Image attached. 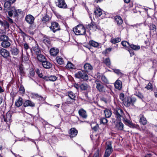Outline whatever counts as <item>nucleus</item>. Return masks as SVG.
Returning <instances> with one entry per match:
<instances>
[{"label":"nucleus","mask_w":157,"mask_h":157,"mask_svg":"<svg viewBox=\"0 0 157 157\" xmlns=\"http://www.w3.org/2000/svg\"><path fill=\"white\" fill-rule=\"evenodd\" d=\"M73 31L77 35H85V29L82 25H78L73 29Z\"/></svg>","instance_id":"f257e3e1"},{"label":"nucleus","mask_w":157,"mask_h":157,"mask_svg":"<svg viewBox=\"0 0 157 157\" xmlns=\"http://www.w3.org/2000/svg\"><path fill=\"white\" fill-rule=\"evenodd\" d=\"M76 78L86 81L89 79L88 76L86 72L84 70L80 71L75 74Z\"/></svg>","instance_id":"f03ea898"},{"label":"nucleus","mask_w":157,"mask_h":157,"mask_svg":"<svg viewBox=\"0 0 157 157\" xmlns=\"http://www.w3.org/2000/svg\"><path fill=\"white\" fill-rule=\"evenodd\" d=\"M94 83L96 85V88L99 92L104 93L105 92V87L101 81L96 80L94 81Z\"/></svg>","instance_id":"7ed1b4c3"},{"label":"nucleus","mask_w":157,"mask_h":157,"mask_svg":"<svg viewBox=\"0 0 157 157\" xmlns=\"http://www.w3.org/2000/svg\"><path fill=\"white\" fill-rule=\"evenodd\" d=\"M106 144V150L104 157H109L113 151L111 142L110 141H108Z\"/></svg>","instance_id":"20e7f679"},{"label":"nucleus","mask_w":157,"mask_h":157,"mask_svg":"<svg viewBox=\"0 0 157 157\" xmlns=\"http://www.w3.org/2000/svg\"><path fill=\"white\" fill-rule=\"evenodd\" d=\"M136 100V99H132L129 97H127L125 98V100L123 103L125 106L129 107L131 105H133Z\"/></svg>","instance_id":"39448f33"},{"label":"nucleus","mask_w":157,"mask_h":157,"mask_svg":"<svg viewBox=\"0 0 157 157\" xmlns=\"http://www.w3.org/2000/svg\"><path fill=\"white\" fill-rule=\"evenodd\" d=\"M114 113L117 119L120 121H121V118H123L124 116L123 111L121 109H115Z\"/></svg>","instance_id":"423d86ee"},{"label":"nucleus","mask_w":157,"mask_h":157,"mask_svg":"<svg viewBox=\"0 0 157 157\" xmlns=\"http://www.w3.org/2000/svg\"><path fill=\"white\" fill-rule=\"evenodd\" d=\"M16 0H2L4 3V10L7 11L10 8L12 4L14 3Z\"/></svg>","instance_id":"0eeeda50"},{"label":"nucleus","mask_w":157,"mask_h":157,"mask_svg":"<svg viewBox=\"0 0 157 157\" xmlns=\"http://www.w3.org/2000/svg\"><path fill=\"white\" fill-rule=\"evenodd\" d=\"M49 28L54 33L60 29L59 24L56 22H52L51 23V25L49 27Z\"/></svg>","instance_id":"6e6552de"},{"label":"nucleus","mask_w":157,"mask_h":157,"mask_svg":"<svg viewBox=\"0 0 157 157\" xmlns=\"http://www.w3.org/2000/svg\"><path fill=\"white\" fill-rule=\"evenodd\" d=\"M57 3L56 6L59 8L66 9L67 8L65 0H57Z\"/></svg>","instance_id":"1a4fd4ad"},{"label":"nucleus","mask_w":157,"mask_h":157,"mask_svg":"<svg viewBox=\"0 0 157 157\" xmlns=\"http://www.w3.org/2000/svg\"><path fill=\"white\" fill-rule=\"evenodd\" d=\"M25 19L27 23L31 25L33 23L34 17L31 15L29 14L26 16Z\"/></svg>","instance_id":"9d476101"},{"label":"nucleus","mask_w":157,"mask_h":157,"mask_svg":"<svg viewBox=\"0 0 157 157\" xmlns=\"http://www.w3.org/2000/svg\"><path fill=\"white\" fill-rule=\"evenodd\" d=\"M87 27L92 31H95L98 29V26L94 22H91L88 25Z\"/></svg>","instance_id":"9b49d317"},{"label":"nucleus","mask_w":157,"mask_h":157,"mask_svg":"<svg viewBox=\"0 0 157 157\" xmlns=\"http://www.w3.org/2000/svg\"><path fill=\"white\" fill-rule=\"evenodd\" d=\"M78 133V131L75 128H71L69 132L70 136L71 138L75 137L76 136Z\"/></svg>","instance_id":"f8f14e48"},{"label":"nucleus","mask_w":157,"mask_h":157,"mask_svg":"<svg viewBox=\"0 0 157 157\" xmlns=\"http://www.w3.org/2000/svg\"><path fill=\"white\" fill-rule=\"evenodd\" d=\"M0 54L3 57L5 58H7L10 55L9 51L4 48L0 49Z\"/></svg>","instance_id":"ddd939ff"},{"label":"nucleus","mask_w":157,"mask_h":157,"mask_svg":"<svg viewBox=\"0 0 157 157\" xmlns=\"http://www.w3.org/2000/svg\"><path fill=\"white\" fill-rule=\"evenodd\" d=\"M43 78L45 81L54 82L56 80L57 77L54 75H51L50 76H45Z\"/></svg>","instance_id":"4468645a"},{"label":"nucleus","mask_w":157,"mask_h":157,"mask_svg":"<svg viewBox=\"0 0 157 157\" xmlns=\"http://www.w3.org/2000/svg\"><path fill=\"white\" fill-rule=\"evenodd\" d=\"M79 115L83 118L86 119L87 117L86 111L83 109H79L78 112Z\"/></svg>","instance_id":"2eb2a0df"},{"label":"nucleus","mask_w":157,"mask_h":157,"mask_svg":"<svg viewBox=\"0 0 157 157\" xmlns=\"http://www.w3.org/2000/svg\"><path fill=\"white\" fill-rule=\"evenodd\" d=\"M122 121L125 124L128 126L129 127H134V124L132 123L130 120L125 118V116L122 118Z\"/></svg>","instance_id":"dca6fc26"},{"label":"nucleus","mask_w":157,"mask_h":157,"mask_svg":"<svg viewBox=\"0 0 157 157\" xmlns=\"http://www.w3.org/2000/svg\"><path fill=\"white\" fill-rule=\"evenodd\" d=\"M84 68L85 71L86 72H89L93 70V67L90 63H86L84 66Z\"/></svg>","instance_id":"f3484780"},{"label":"nucleus","mask_w":157,"mask_h":157,"mask_svg":"<svg viewBox=\"0 0 157 157\" xmlns=\"http://www.w3.org/2000/svg\"><path fill=\"white\" fill-rule=\"evenodd\" d=\"M43 42L48 47L51 46V41L50 39L47 36H44L43 38Z\"/></svg>","instance_id":"a211bd4d"},{"label":"nucleus","mask_w":157,"mask_h":157,"mask_svg":"<svg viewBox=\"0 0 157 157\" xmlns=\"http://www.w3.org/2000/svg\"><path fill=\"white\" fill-rule=\"evenodd\" d=\"M0 25L5 29H8L10 27L9 23L6 21H2L0 20Z\"/></svg>","instance_id":"6ab92c4d"},{"label":"nucleus","mask_w":157,"mask_h":157,"mask_svg":"<svg viewBox=\"0 0 157 157\" xmlns=\"http://www.w3.org/2000/svg\"><path fill=\"white\" fill-rule=\"evenodd\" d=\"M114 86L116 88L120 90L122 87L121 81L120 80H117L115 83Z\"/></svg>","instance_id":"aec40b11"},{"label":"nucleus","mask_w":157,"mask_h":157,"mask_svg":"<svg viewBox=\"0 0 157 157\" xmlns=\"http://www.w3.org/2000/svg\"><path fill=\"white\" fill-rule=\"evenodd\" d=\"M42 63L43 66L46 69L49 68L52 66L51 64L49 62L47 61L46 59L45 61H44Z\"/></svg>","instance_id":"412c9836"},{"label":"nucleus","mask_w":157,"mask_h":157,"mask_svg":"<svg viewBox=\"0 0 157 157\" xmlns=\"http://www.w3.org/2000/svg\"><path fill=\"white\" fill-rule=\"evenodd\" d=\"M23 105L25 107L28 106L33 107L35 106V103L31 101L27 100L23 104Z\"/></svg>","instance_id":"4be33fe9"},{"label":"nucleus","mask_w":157,"mask_h":157,"mask_svg":"<svg viewBox=\"0 0 157 157\" xmlns=\"http://www.w3.org/2000/svg\"><path fill=\"white\" fill-rule=\"evenodd\" d=\"M59 50L55 48H52L50 51L51 55L52 56H56L59 53Z\"/></svg>","instance_id":"5701e85b"},{"label":"nucleus","mask_w":157,"mask_h":157,"mask_svg":"<svg viewBox=\"0 0 157 157\" xmlns=\"http://www.w3.org/2000/svg\"><path fill=\"white\" fill-rule=\"evenodd\" d=\"M124 124L121 121L117 123L116 124V128L118 130H122L123 129Z\"/></svg>","instance_id":"b1692460"},{"label":"nucleus","mask_w":157,"mask_h":157,"mask_svg":"<svg viewBox=\"0 0 157 157\" xmlns=\"http://www.w3.org/2000/svg\"><path fill=\"white\" fill-rule=\"evenodd\" d=\"M94 13L96 16H100L102 14L101 10L99 8H96L95 9Z\"/></svg>","instance_id":"393cba45"},{"label":"nucleus","mask_w":157,"mask_h":157,"mask_svg":"<svg viewBox=\"0 0 157 157\" xmlns=\"http://www.w3.org/2000/svg\"><path fill=\"white\" fill-rule=\"evenodd\" d=\"M104 113L105 114V116L106 118L110 117L112 115V113L111 111L108 109H106L104 110Z\"/></svg>","instance_id":"a878e982"},{"label":"nucleus","mask_w":157,"mask_h":157,"mask_svg":"<svg viewBox=\"0 0 157 157\" xmlns=\"http://www.w3.org/2000/svg\"><path fill=\"white\" fill-rule=\"evenodd\" d=\"M115 19L116 22L118 25H121L123 23V21L121 17L119 16H116Z\"/></svg>","instance_id":"bb28decb"},{"label":"nucleus","mask_w":157,"mask_h":157,"mask_svg":"<svg viewBox=\"0 0 157 157\" xmlns=\"http://www.w3.org/2000/svg\"><path fill=\"white\" fill-rule=\"evenodd\" d=\"M9 40H8L4 42H2L1 43V45L4 48H7L10 47V43L9 42Z\"/></svg>","instance_id":"cd10ccee"},{"label":"nucleus","mask_w":157,"mask_h":157,"mask_svg":"<svg viewBox=\"0 0 157 157\" xmlns=\"http://www.w3.org/2000/svg\"><path fill=\"white\" fill-rule=\"evenodd\" d=\"M100 101L101 102H103L105 104H107L110 101V98L109 97L107 98L105 97H102L100 98Z\"/></svg>","instance_id":"c85d7f7f"},{"label":"nucleus","mask_w":157,"mask_h":157,"mask_svg":"<svg viewBox=\"0 0 157 157\" xmlns=\"http://www.w3.org/2000/svg\"><path fill=\"white\" fill-rule=\"evenodd\" d=\"M140 123L143 125H145L147 124V120L145 117H144L143 115L141 114L140 115Z\"/></svg>","instance_id":"c756f323"},{"label":"nucleus","mask_w":157,"mask_h":157,"mask_svg":"<svg viewBox=\"0 0 157 157\" xmlns=\"http://www.w3.org/2000/svg\"><path fill=\"white\" fill-rule=\"evenodd\" d=\"M50 19V17L49 16L46 14L41 18V21L43 23H45L49 21Z\"/></svg>","instance_id":"7c9ffc66"},{"label":"nucleus","mask_w":157,"mask_h":157,"mask_svg":"<svg viewBox=\"0 0 157 157\" xmlns=\"http://www.w3.org/2000/svg\"><path fill=\"white\" fill-rule=\"evenodd\" d=\"M89 44L90 45L95 48H98L99 45V43L92 40L89 41Z\"/></svg>","instance_id":"2f4dec72"},{"label":"nucleus","mask_w":157,"mask_h":157,"mask_svg":"<svg viewBox=\"0 0 157 157\" xmlns=\"http://www.w3.org/2000/svg\"><path fill=\"white\" fill-rule=\"evenodd\" d=\"M22 104V99L20 97L16 101L15 105L16 106L19 107Z\"/></svg>","instance_id":"473e14b6"},{"label":"nucleus","mask_w":157,"mask_h":157,"mask_svg":"<svg viewBox=\"0 0 157 157\" xmlns=\"http://www.w3.org/2000/svg\"><path fill=\"white\" fill-rule=\"evenodd\" d=\"M37 59L39 61L41 62L42 63L44 61H45L46 59L44 56L41 54H39L37 55Z\"/></svg>","instance_id":"72a5a7b5"},{"label":"nucleus","mask_w":157,"mask_h":157,"mask_svg":"<svg viewBox=\"0 0 157 157\" xmlns=\"http://www.w3.org/2000/svg\"><path fill=\"white\" fill-rule=\"evenodd\" d=\"M0 40L2 42H4L8 40H9V38L7 36L2 35L0 36Z\"/></svg>","instance_id":"f704fd0d"},{"label":"nucleus","mask_w":157,"mask_h":157,"mask_svg":"<svg viewBox=\"0 0 157 157\" xmlns=\"http://www.w3.org/2000/svg\"><path fill=\"white\" fill-rule=\"evenodd\" d=\"M89 86L86 83H82L80 86V89L82 90H86L87 89Z\"/></svg>","instance_id":"c9c22d12"},{"label":"nucleus","mask_w":157,"mask_h":157,"mask_svg":"<svg viewBox=\"0 0 157 157\" xmlns=\"http://www.w3.org/2000/svg\"><path fill=\"white\" fill-rule=\"evenodd\" d=\"M11 115L10 113H7L6 117L4 118V121L6 122L10 121L11 120Z\"/></svg>","instance_id":"e433bc0d"},{"label":"nucleus","mask_w":157,"mask_h":157,"mask_svg":"<svg viewBox=\"0 0 157 157\" xmlns=\"http://www.w3.org/2000/svg\"><path fill=\"white\" fill-rule=\"evenodd\" d=\"M56 61L57 63L60 65H62L64 63V61L62 58L57 56L56 58Z\"/></svg>","instance_id":"4c0bfd02"},{"label":"nucleus","mask_w":157,"mask_h":157,"mask_svg":"<svg viewBox=\"0 0 157 157\" xmlns=\"http://www.w3.org/2000/svg\"><path fill=\"white\" fill-rule=\"evenodd\" d=\"M121 41V39L119 37L115 38H112L111 40V42L113 44L117 43Z\"/></svg>","instance_id":"58836bf2"},{"label":"nucleus","mask_w":157,"mask_h":157,"mask_svg":"<svg viewBox=\"0 0 157 157\" xmlns=\"http://www.w3.org/2000/svg\"><path fill=\"white\" fill-rule=\"evenodd\" d=\"M68 96L72 100H74L75 98V94L72 91H70L68 92Z\"/></svg>","instance_id":"ea45409f"},{"label":"nucleus","mask_w":157,"mask_h":157,"mask_svg":"<svg viewBox=\"0 0 157 157\" xmlns=\"http://www.w3.org/2000/svg\"><path fill=\"white\" fill-rule=\"evenodd\" d=\"M130 47L131 48L135 50H137L140 49V47L139 45H135L133 44L130 45Z\"/></svg>","instance_id":"a19ab883"},{"label":"nucleus","mask_w":157,"mask_h":157,"mask_svg":"<svg viewBox=\"0 0 157 157\" xmlns=\"http://www.w3.org/2000/svg\"><path fill=\"white\" fill-rule=\"evenodd\" d=\"M11 51L12 54L14 56H17L19 52L18 49L16 48H13Z\"/></svg>","instance_id":"79ce46f5"},{"label":"nucleus","mask_w":157,"mask_h":157,"mask_svg":"<svg viewBox=\"0 0 157 157\" xmlns=\"http://www.w3.org/2000/svg\"><path fill=\"white\" fill-rule=\"evenodd\" d=\"M101 81L105 83H109L108 80L106 77L103 75H102L101 76Z\"/></svg>","instance_id":"37998d69"},{"label":"nucleus","mask_w":157,"mask_h":157,"mask_svg":"<svg viewBox=\"0 0 157 157\" xmlns=\"http://www.w3.org/2000/svg\"><path fill=\"white\" fill-rule=\"evenodd\" d=\"M104 63L107 66H109L111 64L110 61L108 58H106L104 61Z\"/></svg>","instance_id":"c03bdc74"},{"label":"nucleus","mask_w":157,"mask_h":157,"mask_svg":"<svg viewBox=\"0 0 157 157\" xmlns=\"http://www.w3.org/2000/svg\"><path fill=\"white\" fill-rule=\"evenodd\" d=\"M33 50L35 53L37 55H39L40 53V49L37 47L34 48L33 49Z\"/></svg>","instance_id":"a18cd8bd"},{"label":"nucleus","mask_w":157,"mask_h":157,"mask_svg":"<svg viewBox=\"0 0 157 157\" xmlns=\"http://www.w3.org/2000/svg\"><path fill=\"white\" fill-rule=\"evenodd\" d=\"M35 75L34 70L33 68H30L29 70V75L30 77H33Z\"/></svg>","instance_id":"49530a36"},{"label":"nucleus","mask_w":157,"mask_h":157,"mask_svg":"<svg viewBox=\"0 0 157 157\" xmlns=\"http://www.w3.org/2000/svg\"><path fill=\"white\" fill-rule=\"evenodd\" d=\"M19 91L21 94H23L25 92V89L22 85H21L19 87Z\"/></svg>","instance_id":"de8ad7c7"},{"label":"nucleus","mask_w":157,"mask_h":157,"mask_svg":"<svg viewBox=\"0 0 157 157\" xmlns=\"http://www.w3.org/2000/svg\"><path fill=\"white\" fill-rule=\"evenodd\" d=\"M114 72L116 73V74L118 75H122V73L120 71V70L119 69H115L114 70Z\"/></svg>","instance_id":"09e8293b"},{"label":"nucleus","mask_w":157,"mask_h":157,"mask_svg":"<svg viewBox=\"0 0 157 157\" xmlns=\"http://www.w3.org/2000/svg\"><path fill=\"white\" fill-rule=\"evenodd\" d=\"M120 99L121 100L122 102L123 103L125 100L124 94L123 93H121L119 95Z\"/></svg>","instance_id":"8fccbe9b"},{"label":"nucleus","mask_w":157,"mask_h":157,"mask_svg":"<svg viewBox=\"0 0 157 157\" xmlns=\"http://www.w3.org/2000/svg\"><path fill=\"white\" fill-rule=\"evenodd\" d=\"M107 120L105 118H102L100 119V122L104 124L106 123L107 122Z\"/></svg>","instance_id":"3c124183"},{"label":"nucleus","mask_w":157,"mask_h":157,"mask_svg":"<svg viewBox=\"0 0 157 157\" xmlns=\"http://www.w3.org/2000/svg\"><path fill=\"white\" fill-rule=\"evenodd\" d=\"M122 45L124 47H126L127 45H128L130 46V44L129 42L126 41H124L121 42Z\"/></svg>","instance_id":"603ef678"},{"label":"nucleus","mask_w":157,"mask_h":157,"mask_svg":"<svg viewBox=\"0 0 157 157\" xmlns=\"http://www.w3.org/2000/svg\"><path fill=\"white\" fill-rule=\"evenodd\" d=\"M150 29L151 30L154 31H156V27L155 25L153 24H151L150 25Z\"/></svg>","instance_id":"864d4df0"},{"label":"nucleus","mask_w":157,"mask_h":157,"mask_svg":"<svg viewBox=\"0 0 157 157\" xmlns=\"http://www.w3.org/2000/svg\"><path fill=\"white\" fill-rule=\"evenodd\" d=\"M73 65L70 62H68L66 66L67 68H73Z\"/></svg>","instance_id":"5fc2aeb1"},{"label":"nucleus","mask_w":157,"mask_h":157,"mask_svg":"<svg viewBox=\"0 0 157 157\" xmlns=\"http://www.w3.org/2000/svg\"><path fill=\"white\" fill-rule=\"evenodd\" d=\"M152 85L150 83H149L148 84V86L145 87V88H147L148 90H150L152 89Z\"/></svg>","instance_id":"6e6d98bb"},{"label":"nucleus","mask_w":157,"mask_h":157,"mask_svg":"<svg viewBox=\"0 0 157 157\" xmlns=\"http://www.w3.org/2000/svg\"><path fill=\"white\" fill-rule=\"evenodd\" d=\"M136 95L140 99H142L144 97L143 95L140 93H136Z\"/></svg>","instance_id":"4d7b16f0"},{"label":"nucleus","mask_w":157,"mask_h":157,"mask_svg":"<svg viewBox=\"0 0 157 157\" xmlns=\"http://www.w3.org/2000/svg\"><path fill=\"white\" fill-rule=\"evenodd\" d=\"M16 12H17V13H16L17 17L20 14H22L23 13L22 11L20 9L16 10Z\"/></svg>","instance_id":"13d9d810"},{"label":"nucleus","mask_w":157,"mask_h":157,"mask_svg":"<svg viewBox=\"0 0 157 157\" xmlns=\"http://www.w3.org/2000/svg\"><path fill=\"white\" fill-rule=\"evenodd\" d=\"M6 20L7 21H8L10 24H12L14 23L13 20L9 17H7Z\"/></svg>","instance_id":"bf43d9fd"},{"label":"nucleus","mask_w":157,"mask_h":157,"mask_svg":"<svg viewBox=\"0 0 157 157\" xmlns=\"http://www.w3.org/2000/svg\"><path fill=\"white\" fill-rule=\"evenodd\" d=\"M13 15L14 17H17L16 10L14 8H12Z\"/></svg>","instance_id":"052dcab7"},{"label":"nucleus","mask_w":157,"mask_h":157,"mask_svg":"<svg viewBox=\"0 0 157 157\" xmlns=\"http://www.w3.org/2000/svg\"><path fill=\"white\" fill-rule=\"evenodd\" d=\"M8 15L10 17H12L13 15L12 8L10 10V11L8 12Z\"/></svg>","instance_id":"680f3d73"},{"label":"nucleus","mask_w":157,"mask_h":157,"mask_svg":"<svg viewBox=\"0 0 157 157\" xmlns=\"http://www.w3.org/2000/svg\"><path fill=\"white\" fill-rule=\"evenodd\" d=\"M24 48L25 50H27L29 48V46L27 43L24 44Z\"/></svg>","instance_id":"e2e57ef3"},{"label":"nucleus","mask_w":157,"mask_h":157,"mask_svg":"<svg viewBox=\"0 0 157 157\" xmlns=\"http://www.w3.org/2000/svg\"><path fill=\"white\" fill-rule=\"evenodd\" d=\"M90 125L92 128H94V126L95 125L97 126V123L96 122H93L91 123V124H90Z\"/></svg>","instance_id":"0e129e2a"},{"label":"nucleus","mask_w":157,"mask_h":157,"mask_svg":"<svg viewBox=\"0 0 157 157\" xmlns=\"http://www.w3.org/2000/svg\"><path fill=\"white\" fill-rule=\"evenodd\" d=\"M98 125L97 124V126L95 125L94 126V128H92V129H93L95 131H96L98 129Z\"/></svg>","instance_id":"69168bd1"},{"label":"nucleus","mask_w":157,"mask_h":157,"mask_svg":"<svg viewBox=\"0 0 157 157\" xmlns=\"http://www.w3.org/2000/svg\"><path fill=\"white\" fill-rule=\"evenodd\" d=\"M99 155V152L98 151L94 155L93 157H98Z\"/></svg>","instance_id":"338daca9"},{"label":"nucleus","mask_w":157,"mask_h":157,"mask_svg":"<svg viewBox=\"0 0 157 157\" xmlns=\"http://www.w3.org/2000/svg\"><path fill=\"white\" fill-rule=\"evenodd\" d=\"M103 0H94V2L96 3H98L101 2L103 1Z\"/></svg>","instance_id":"774afa93"}]
</instances>
